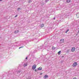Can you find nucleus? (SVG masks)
<instances>
[{
  "mask_svg": "<svg viewBox=\"0 0 79 79\" xmlns=\"http://www.w3.org/2000/svg\"><path fill=\"white\" fill-rule=\"evenodd\" d=\"M66 2L67 3H69L71 2V0H67Z\"/></svg>",
  "mask_w": 79,
  "mask_h": 79,
  "instance_id": "obj_10",
  "label": "nucleus"
},
{
  "mask_svg": "<svg viewBox=\"0 0 79 79\" xmlns=\"http://www.w3.org/2000/svg\"><path fill=\"white\" fill-rule=\"evenodd\" d=\"M44 24H43L40 25V27H44Z\"/></svg>",
  "mask_w": 79,
  "mask_h": 79,
  "instance_id": "obj_13",
  "label": "nucleus"
},
{
  "mask_svg": "<svg viewBox=\"0 0 79 79\" xmlns=\"http://www.w3.org/2000/svg\"><path fill=\"white\" fill-rule=\"evenodd\" d=\"M70 13H69L67 14H64V16L65 18H67V17H68V16H70Z\"/></svg>",
  "mask_w": 79,
  "mask_h": 79,
  "instance_id": "obj_1",
  "label": "nucleus"
},
{
  "mask_svg": "<svg viewBox=\"0 0 79 79\" xmlns=\"http://www.w3.org/2000/svg\"><path fill=\"white\" fill-rule=\"evenodd\" d=\"M36 68V65L34 64L32 67V69H35Z\"/></svg>",
  "mask_w": 79,
  "mask_h": 79,
  "instance_id": "obj_6",
  "label": "nucleus"
},
{
  "mask_svg": "<svg viewBox=\"0 0 79 79\" xmlns=\"http://www.w3.org/2000/svg\"><path fill=\"white\" fill-rule=\"evenodd\" d=\"M2 1V0H0V2Z\"/></svg>",
  "mask_w": 79,
  "mask_h": 79,
  "instance_id": "obj_31",
  "label": "nucleus"
},
{
  "mask_svg": "<svg viewBox=\"0 0 79 79\" xmlns=\"http://www.w3.org/2000/svg\"><path fill=\"white\" fill-rule=\"evenodd\" d=\"M25 66H27V65H25Z\"/></svg>",
  "mask_w": 79,
  "mask_h": 79,
  "instance_id": "obj_32",
  "label": "nucleus"
},
{
  "mask_svg": "<svg viewBox=\"0 0 79 79\" xmlns=\"http://www.w3.org/2000/svg\"><path fill=\"white\" fill-rule=\"evenodd\" d=\"M23 47H24V46L20 47L19 48V49H20V48H23Z\"/></svg>",
  "mask_w": 79,
  "mask_h": 79,
  "instance_id": "obj_22",
  "label": "nucleus"
},
{
  "mask_svg": "<svg viewBox=\"0 0 79 79\" xmlns=\"http://www.w3.org/2000/svg\"><path fill=\"white\" fill-rule=\"evenodd\" d=\"M48 77V75H45V76L44 77V78H45V79H46V78H47Z\"/></svg>",
  "mask_w": 79,
  "mask_h": 79,
  "instance_id": "obj_12",
  "label": "nucleus"
},
{
  "mask_svg": "<svg viewBox=\"0 0 79 79\" xmlns=\"http://www.w3.org/2000/svg\"><path fill=\"white\" fill-rule=\"evenodd\" d=\"M69 29H68L66 31H65V33H67V32H68V31H69Z\"/></svg>",
  "mask_w": 79,
  "mask_h": 79,
  "instance_id": "obj_16",
  "label": "nucleus"
},
{
  "mask_svg": "<svg viewBox=\"0 0 79 79\" xmlns=\"http://www.w3.org/2000/svg\"><path fill=\"white\" fill-rule=\"evenodd\" d=\"M20 72H21V71L20 70H18L17 71V74H19L20 73Z\"/></svg>",
  "mask_w": 79,
  "mask_h": 79,
  "instance_id": "obj_11",
  "label": "nucleus"
},
{
  "mask_svg": "<svg viewBox=\"0 0 79 79\" xmlns=\"http://www.w3.org/2000/svg\"><path fill=\"white\" fill-rule=\"evenodd\" d=\"M77 62H74L73 65V67H76V66H77Z\"/></svg>",
  "mask_w": 79,
  "mask_h": 79,
  "instance_id": "obj_2",
  "label": "nucleus"
},
{
  "mask_svg": "<svg viewBox=\"0 0 79 79\" xmlns=\"http://www.w3.org/2000/svg\"><path fill=\"white\" fill-rule=\"evenodd\" d=\"M53 19H55V18L54 17V18H53Z\"/></svg>",
  "mask_w": 79,
  "mask_h": 79,
  "instance_id": "obj_30",
  "label": "nucleus"
},
{
  "mask_svg": "<svg viewBox=\"0 0 79 79\" xmlns=\"http://www.w3.org/2000/svg\"><path fill=\"white\" fill-rule=\"evenodd\" d=\"M19 32V30H17V33H18Z\"/></svg>",
  "mask_w": 79,
  "mask_h": 79,
  "instance_id": "obj_26",
  "label": "nucleus"
},
{
  "mask_svg": "<svg viewBox=\"0 0 79 79\" xmlns=\"http://www.w3.org/2000/svg\"><path fill=\"white\" fill-rule=\"evenodd\" d=\"M20 10L21 9H20V8H18V11H20Z\"/></svg>",
  "mask_w": 79,
  "mask_h": 79,
  "instance_id": "obj_18",
  "label": "nucleus"
},
{
  "mask_svg": "<svg viewBox=\"0 0 79 79\" xmlns=\"http://www.w3.org/2000/svg\"><path fill=\"white\" fill-rule=\"evenodd\" d=\"M62 57H63V56H62Z\"/></svg>",
  "mask_w": 79,
  "mask_h": 79,
  "instance_id": "obj_35",
  "label": "nucleus"
},
{
  "mask_svg": "<svg viewBox=\"0 0 79 79\" xmlns=\"http://www.w3.org/2000/svg\"><path fill=\"white\" fill-rule=\"evenodd\" d=\"M14 33H15V34H16V33H17V32H16V31H15L14 32Z\"/></svg>",
  "mask_w": 79,
  "mask_h": 79,
  "instance_id": "obj_24",
  "label": "nucleus"
},
{
  "mask_svg": "<svg viewBox=\"0 0 79 79\" xmlns=\"http://www.w3.org/2000/svg\"><path fill=\"white\" fill-rule=\"evenodd\" d=\"M48 1H49V0H46V1H45V2L46 3H47V2H48Z\"/></svg>",
  "mask_w": 79,
  "mask_h": 79,
  "instance_id": "obj_20",
  "label": "nucleus"
},
{
  "mask_svg": "<svg viewBox=\"0 0 79 79\" xmlns=\"http://www.w3.org/2000/svg\"><path fill=\"white\" fill-rule=\"evenodd\" d=\"M60 54H61V51H60L58 52V55H60Z\"/></svg>",
  "mask_w": 79,
  "mask_h": 79,
  "instance_id": "obj_15",
  "label": "nucleus"
},
{
  "mask_svg": "<svg viewBox=\"0 0 79 79\" xmlns=\"http://www.w3.org/2000/svg\"><path fill=\"white\" fill-rule=\"evenodd\" d=\"M75 49H76L74 47L72 48V49H71V52H75Z\"/></svg>",
  "mask_w": 79,
  "mask_h": 79,
  "instance_id": "obj_3",
  "label": "nucleus"
},
{
  "mask_svg": "<svg viewBox=\"0 0 79 79\" xmlns=\"http://www.w3.org/2000/svg\"><path fill=\"white\" fill-rule=\"evenodd\" d=\"M40 75H42V73H40Z\"/></svg>",
  "mask_w": 79,
  "mask_h": 79,
  "instance_id": "obj_27",
  "label": "nucleus"
},
{
  "mask_svg": "<svg viewBox=\"0 0 79 79\" xmlns=\"http://www.w3.org/2000/svg\"><path fill=\"white\" fill-rule=\"evenodd\" d=\"M64 40L63 39L60 40V44H62V43H64Z\"/></svg>",
  "mask_w": 79,
  "mask_h": 79,
  "instance_id": "obj_4",
  "label": "nucleus"
},
{
  "mask_svg": "<svg viewBox=\"0 0 79 79\" xmlns=\"http://www.w3.org/2000/svg\"><path fill=\"white\" fill-rule=\"evenodd\" d=\"M27 57H26V60H27Z\"/></svg>",
  "mask_w": 79,
  "mask_h": 79,
  "instance_id": "obj_29",
  "label": "nucleus"
},
{
  "mask_svg": "<svg viewBox=\"0 0 79 79\" xmlns=\"http://www.w3.org/2000/svg\"><path fill=\"white\" fill-rule=\"evenodd\" d=\"M32 56L33 58H35V56H34V55H32Z\"/></svg>",
  "mask_w": 79,
  "mask_h": 79,
  "instance_id": "obj_21",
  "label": "nucleus"
},
{
  "mask_svg": "<svg viewBox=\"0 0 79 79\" xmlns=\"http://www.w3.org/2000/svg\"><path fill=\"white\" fill-rule=\"evenodd\" d=\"M70 52V50L69 49H68L67 50L66 53H69Z\"/></svg>",
  "mask_w": 79,
  "mask_h": 79,
  "instance_id": "obj_8",
  "label": "nucleus"
},
{
  "mask_svg": "<svg viewBox=\"0 0 79 79\" xmlns=\"http://www.w3.org/2000/svg\"><path fill=\"white\" fill-rule=\"evenodd\" d=\"M58 23H61V21H60L59 22L58 21H56L55 22L56 25H58Z\"/></svg>",
  "mask_w": 79,
  "mask_h": 79,
  "instance_id": "obj_5",
  "label": "nucleus"
},
{
  "mask_svg": "<svg viewBox=\"0 0 79 79\" xmlns=\"http://www.w3.org/2000/svg\"><path fill=\"white\" fill-rule=\"evenodd\" d=\"M31 2H32V1L30 0L29 1L28 3H31Z\"/></svg>",
  "mask_w": 79,
  "mask_h": 79,
  "instance_id": "obj_19",
  "label": "nucleus"
},
{
  "mask_svg": "<svg viewBox=\"0 0 79 79\" xmlns=\"http://www.w3.org/2000/svg\"><path fill=\"white\" fill-rule=\"evenodd\" d=\"M35 72H37V71H38L37 69H35Z\"/></svg>",
  "mask_w": 79,
  "mask_h": 79,
  "instance_id": "obj_23",
  "label": "nucleus"
},
{
  "mask_svg": "<svg viewBox=\"0 0 79 79\" xmlns=\"http://www.w3.org/2000/svg\"><path fill=\"white\" fill-rule=\"evenodd\" d=\"M37 69L38 70H42V67H40L38 68Z\"/></svg>",
  "mask_w": 79,
  "mask_h": 79,
  "instance_id": "obj_9",
  "label": "nucleus"
},
{
  "mask_svg": "<svg viewBox=\"0 0 79 79\" xmlns=\"http://www.w3.org/2000/svg\"><path fill=\"white\" fill-rule=\"evenodd\" d=\"M78 32H79V30L78 31Z\"/></svg>",
  "mask_w": 79,
  "mask_h": 79,
  "instance_id": "obj_34",
  "label": "nucleus"
},
{
  "mask_svg": "<svg viewBox=\"0 0 79 79\" xmlns=\"http://www.w3.org/2000/svg\"><path fill=\"white\" fill-rule=\"evenodd\" d=\"M78 32H79V30L78 31Z\"/></svg>",
  "mask_w": 79,
  "mask_h": 79,
  "instance_id": "obj_33",
  "label": "nucleus"
},
{
  "mask_svg": "<svg viewBox=\"0 0 79 79\" xmlns=\"http://www.w3.org/2000/svg\"><path fill=\"white\" fill-rule=\"evenodd\" d=\"M18 16V15H17L15 16V18H16V17H17Z\"/></svg>",
  "mask_w": 79,
  "mask_h": 79,
  "instance_id": "obj_25",
  "label": "nucleus"
},
{
  "mask_svg": "<svg viewBox=\"0 0 79 79\" xmlns=\"http://www.w3.org/2000/svg\"><path fill=\"white\" fill-rule=\"evenodd\" d=\"M40 48L41 49H44V45H42V46L40 47Z\"/></svg>",
  "mask_w": 79,
  "mask_h": 79,
  "instance_id": "obj_7",
  "label": "nucleus"
},
{
  "mask_svg": "<svg viewBox=\"0 0 79 79\" xmlns=\"http://www.w3.org/2000/svg\"><path fill=\"white\" fill-rule=\"evenodd\" d=\"M76 15L77 16H78V17H77V18H79V13H77Z\"/></svg>",
  "mask_w": 79,
  "mask_h": 79,
  "instance_id": "obj_14",
  "label": "nucleus"
},
{
  "mask_svg": "<svg viewBox=\"0 0 79 79\" xmlns=\"http://www.w3.org/2000/svg\"><path fill=\"white\" fill-rule=\"evenodd\" d=\"M55 48H55L53 46L52 47V50H55Z\"/></svg>",
  "mask_w": 79,
  "mask_h": 79,
  "instance_id": "obj_17",
  "label": "nucleus"
},
{
  "mask_svg": "<svg viewBox=\"0 0 79 79\" xmlns=\"http://www.w3.org/2000/svg\"><path fill=\"white\" fill-rule=\"evenodd\" d=\"M73 79H77L76 78V77H74Z\"/></svg>",
  "mask_w": 79,
  "mask_h": 79,
  "instance_id": "obj_28",
  "label": "nucleus"
}]
</instances>
